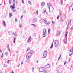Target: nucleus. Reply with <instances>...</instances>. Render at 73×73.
I'll return each mask as SVG.
<instances>
[{
  "label": "nucleus",
  "instance_id": "nucleus-1",
  "mask_svg": "<svg viewBox=\"0 0 73 73\" xmlns=\"http://www.w3.org/2000/svg\"><path fill=\"white\" fill-rule=\"evenodd\" d=\"M46 30L45 29H44L43 33V36L44 37H46Z\"/></svg>",
  "mask_w": 73,
  "mask_h": 73
},
{
  "label": "nucleus",
  "instance_id": "nucleus-2",
  "mask_svg": "<svg viewBox=\"0 0 73 73\" xmlns=\"http://www.w3.org/2000/svg\"><path fill=\"white\" fill-rule=\"evenodd\" d=\"M59 41L58 40H57L55 42V47L57 48L58 46V45H59Z\"/></svg>",
  "mask_w": 73,
  "mask_h": 73
},
{
  "label": "nucleus",
  "instance_id": "nucleus-3",
  "mask_svg": "<svg viewBox=\"0 0 73 73\" xmlns=\"http://www.w3.org/2000/svg\"><path fill=\"white\" fill-rule=\"evenodd\" d=\"M34 53V51L32 50H31L30 51V52L28 53L27 54V55H31L30 57L32 56V54H33Z\"/></svg>",
  "mask_w": 73,
  "mask_h": 73
},
{
  "label": "nucleus",
  "instance_id": "nucleus-4",
  "mask_svg": "<svg viewBox=\"0 0 73 73\" xmlns=\"http://www.w3.org/2000/svg\"><path fill=\"white\" fill-rule=\"evenodd\" d=\"M48 54V52H47V51L46 50L44 52L43 54V55L44 57H46V56H47V54Z\"/></svg>",
  "mask_w": 73,
  "mask_h": 73
},
{
  "label": "nucleus",
  "instance_id": "nucleus-5",
  "mask_svg": "<svg viewBox=\"0 0 73 73\" xmlns=\"http://www.w3.org/2000/svg\"><path fill=\"white\" fill-rule=\"evenodd\" d=\"M26 56V58L27 60H29L30 58H31V55L29 54V55H27Z\"/></svg>",
  "mask_w": 73,
  "mask_h": 73
},
{
  "label": "nucleus",
  "instance_id": "nucleus-6",
  "mask_svg": "<svg viewBox=\"0 0 73 73\" xmlns=\"http://www.w3.org/2000/svg\"><path fill=\"white\" fill-rule=\"evenodd\" d=\"M40 72H44V68H40L39 70Z\"/></svg>",
  "mask_w": 73,
  "mask_h": 73
},
{
  "label": "nucleus",
  "instance_id": "nucleus-7",
  "mask_svg": "<svg viewBox=\"0 0 73 73\" xmlns=\"http://www.w3.org/2000/svg\"><path fill=\"white\" fill-rule=\"evenodd\" d=\"M15 6V3H13V6H11L10 7L11 9H15V7H14Z\"/></svg>",
  "mask_w": 73,
  "mask_h": 73
},
{
  "label": "nucleus",
  "instance_id": "nucleus-8",
  "mask_svg": "<svg viewBox=\"0 0 73 73\" xmlns=\"http://www.w3.org/2000/svg\"><path fill=\"white\" fill-rule=\"evenodd\" d=\"M43 22L46 24H48V23L47 22V21L45 19H44L43 20Z\"/></svg>",
  "mask_w": 73,
  "mask_h": 73
},
{
  "label": "nucleus",
  "instance_id": "nucleus-9",
  "mask_svg": "<svg viewBox=\"0 0 73 73\" xmlns=\"http://www.w3.org/2000/svg\"><path fill=\"white\" fill-rule=\"evenodd\" d=\"M49 6H50V7H52V8L53 9L52 11H50V7H49V12H53V10H54V9L53 8V7H52V5H49Z\"/></svg>",
  "mask_w": 73,
  "mask_h": 73
},
{
  "label": "nucleus",
  "instance_id": "nucleus-10",
  "mask_svg": "<svg viewBox=\"0 0 73 73\" xmlns=\"http://www.w3.org/2000/svg\"><path fill=\"white\" fill-rule=\"evenodd\" d=\"M7 49L10 53H11V50H10V48H9V44L7 45Z\"/></svg>",
  "mask_w": 73,
  "mask_h": 73
},
{
  "label": "nucleus",
  "instance_id": "nucleus-11",
  "mask_svg": "<svg viewBox=\"0 0 73 73\" xmlns=\"http://www.w3.org/2000/svg\"><path fill=\"white\" fill-rule=\"evenodd\" d=\"M37 22V19H35L33 21V23H36Z\"/></svg>",
  "mask_w": 73,
  "mask_h": 73
},
{
  "label": "nucleus",
  "instance_id": "nucleus-12",
  "mask_svg": "<svg viewBox=\"0 0 73 73\" xmlns=\"http://www.w3.org/2000/svg\"><path fill=\"white\" fill-rule=\"evenodd\" d=\"M9 33V35H13V33H12V32H11V31H10L8 33Z\"/></svg>",
  "mask_w": 73,
  "mask_h": 73
},
{
  "label": "nucleus",
  "instance_id": "nucleus-13",
  "mask_svg": "<svg viewBox=\"0 0 73 73\" xmlns=\"http://www.w3.org/2000/svg\"><path fill=\"white\" fill-rule=\"evenodd\" d=\"M41 5L42 7H44V5H45V3L42 2L41 3Z\"/></svg>",
  "mask_w": 73,
  "mask_h": 73
},
{
  "label": "nucleus",
  "instance_id": "nucleus-14",
  "mask_svg": "<svg viewBox=\"0 0 73 73\" xmlns=\"http://www.w3.org/2000/svg\"><path fill=\"white\" fill-rule=\"evenodd\" d=\"M60 34V31H58L57 33H56V35L57 36H58V35H59Z\"/></svg>",
  "mask_w": 73,
  "mask_h": 73
},
{
  "label": "nucleus",
  "instance_id": "nucleus-15",
  "mask_svg": "<svg viewBox=\"0 0 73 73\" xmlns=\"http://www.w3.org/2000/svg\"><path fill=\"white\" fill-rule=\"evenodd\" d=\"M64 41L65 44H66V43H67V39H64Z\"/></svg>",
  "mask_w": 73,
  "mask_h": 73
},
{
  "label": "nucleus",
  "instance_id": "nucleus-16",
  "mask_svg": "<svg viewBox=\"0 0 73 73\" xmlns=\"http://www.w3.org/2000/svg\"><path fill=\"white\" fill-rule=\"evenodd\" d=\"M70 51L71 52H73V46H72V49H71L70 50Z\"/></svg>",
  "mask_w": 73,
  "mask_h": 73
},
{
  "label": "nucleus",
  "instance_id": "nucleus-17",
  "mask_svg": "<svg viewBox=\"0 0 73 73\" xmlns=\"http://www.w3.org/2000/svg\"><path fill=\"white\" fill-rule=\"evenodd\" d=\"M68 32H66V35H65V38H66V39H67V35H68Z\"/></svg>",
  "mask_w": 73,
  "mask_h": 73
},
{
  "label": "nucleus",
  "instance_id": "nucleus-18",
  "mask_svg": "<svg viewBox=\"0 0 73 73\" xmlns=\"http://www.w3.org/2000/svg\"><path fill=\"white\" fill-rule=\"evenodd\" d=\"M5 56H8V52H6L5 53Z\"/></svg>",
  "mask_w": 73,
  "mask_h": 73
},
{
  "label": "nucleus",
  "instance_id": "nucleus-19",
  "mask_svg": "<svg viewBox=\"0 0 73 73\" xmlns=\"http://www.w3.org/2000/svg\"><path fill=\"white\" fill-rule=\"evenodd\" d=\"M30 41H31V37H30L28 39V42H30Z\"/></svg>",
  "mask_w": 73,
  "mask_h": 73
},
{
  "label": "nucleus",
  "instance_id": "nucleus-20",
  "mask_svg": "<svg viewBox=\"0 0 73 73\" xmlns=\"http://www.w3.org/2000/svg\"><path fill=\"white\" fill-rule=\"evenodd\" d=\"M31 60L29 59H27V60H26V61L27 62H30Z\"/></svg>",
  "mask_w": 73,
  "mask_h": 73
},
{
  "label": "nucleus",
  "instance_id": "nucleus-21",
  "mask_svg": "<svg viewBox=\"0 0 73 73\" xmlns=\"http://www.w3.org/2000/svg\"><path fill=\"white\" fill-rule=\"evenodd\" d=\"M9 16L10 17H11L12 16V13H9Z\"/></svg>",
  "mask_w": 73,
  "mask_h": 73
},
{
  "label": "nucleus",
  "instance_id": "nucleus-22",
  "mask_svg": "<svg viewBox=\"0 0 73 73\" xmlns=\"http://www.w3.org/2000/svg\"><path fill=\"white\" fill-rule=\"evenodd\" d=\"M3 23L4 24V26L5 27V26H6V25L5 24V21H3Z\"/></svg>",
  "mask_w": 73,
  "mask_h": 73
},
{
  "label": "nucleus",
  "instance_id": "nucleus-23",
  "mask_svg": "<svg viewBox=\"0 0 73 73\" xmlns=\"http://www.w3.org/2000/svg\"><path fill=\"white\" fill-rule=\"evenodd\" d=\"M52 23L53 25H54L55 24V23L53 21H52Z\"/></svg>",
  "mask_w": 73,
  "mask_h": 73
},
{
  "label": "nucleus",
  "instance_id": "nucleus-24",
  "mask_svg": "<svg viewBox=\"0 0 73 73\" xmlns=\"http://www.w3.org/2000/svg\"><path fill=\"white\" fill-rule=\"evenodd\" d=\"M15 41H16V38H14V42H13L14 43V44H15L16 43Z\"/></svg>",
  "mask_w": 73,
  "mask_h": 73
},
{
  "label": "nucleus",
  "instance_id": "nucleus-25",
  "mask_svg": "<svg viewBox=\"0 0 73 73\" xmlns=\"http://www.w3.org/2000/svg\"><path fill=\"white\" fill-rule=\"evenodd\" d=\"M43 72L44 73H47V71L46 70L43 71Z\"/></svg>",
  "mask_w": 73,
  "mask_h": 73
},
{
  "label": "nucleus",
  "instance_id": "nucleus-26",
  "mask_svg": "<svg viewBox=\"0 0 73 73\" xmlns=\"http://www.w3.org/2000/svg\"><path fill=\"white\" fill-rule=\"evenodd\" d=\"M48 29V34H50V29Z\"/></svg>",
  "mask_w": 73,
  "mask_h": 73
},
{
  "label": "nucleus",
  "instance_id": "nucleus-27",
  "mask_svg": "<svg viewBox=\"0 0 73 73\" xmlns=\"http://www.w3.org/2000/svg\"><path fill=\"white\" fill-rule=\"evenodd\" d=\"M9 61H10V60H8L7 62V64H9Z\"/></svg>",
  "mask_w": 73,
  "mask_h": 73
},
{
  "label": "nucleus",
  "instance_id": "nucleus-28",
  "mask_svg": "<svg viewBox=\"0 0 73 73\" xmlns=\"http://www.w3.org/2000/svg\"><path fill=\"white\" fill-rule=\"evenodd\" d=\"M28 3L30 5H32V3H31V2L30 1H29Z\"/></svg>",
  "mask_w": 73,
  "mask_h": 73
},
{
  "label": "nucleus",
  "instance_id": "nucleus-29",
  "mask_svg": "<svg viewBox=\"0 0 73 73\" xmlns=\"http://www.w3.org/2000/svg\"><path fill=\"white\" fill-rule=\"evenodd\" d=\"M53 44H52L51 45V46L50 47V49H52V48H53Z\"/></svg>",
  "mask_w": 73,
  "mask_h": 73
},
{
  "label": "nucleus",
  "instance_id": "nucleus-30",
  "mask_svg": "<svg viewBox=\"0 0 73 73\" xmlns=\"http://www.w3.org/2000/svg\"><path fill=\"white\" fill-rule=\"evenodd\" d=\"M22 4H24V0H22Z\"/></svg>",
  "mask_w": 73,
  "mask_h": 73
},
{
  "label": "nucleus",
  "instance_id": "nucleus-31",
  "mask_svg": "<svg viewBox=\"0 0 73 73\" xmlns=\"http://www.w3.org/2000/svg\"><path fill=\"white\" fill-rule=\"evenodd\" d=\"M61 55H60V56L59 57V58H58V61L59 60H60V58H61Z\"/></svg>",
  "mask_w": 73,
  "mask_h": 73
},
{
  "label": "nucleus",
  "instance_id": "nucleus-32",
  "mask_svg": "<svg viewBox=\"0 0 73 73\" xmlns=\"http://www.w3.org/2000/svg\"><path fill=\"white\" fill-rule=\"evenodd\" d=\"M60 4H61V5H62L63 3H62V0H61Z\"/></svg>",
  "mask_w": 73,
  "mask_h": 73
},
{
  "label": "nucleus",
  "instance_id": "nucleus-33",
  "mask_svg": "<svg viewBox=\"0 0 73 73\" xmlns=\"http://www.w3.org/2000/svg\"><path fill=\"white\" fill-rule=\"evenodd\" d=\"M46 12V10H45L44 11H43V13H45Z\"/></svg>",
  "mask_w": 73,
  "mask_h": 73
},
{
  "label": "nucleus",
  "instance_id": "nucleus-34",
  "mask_svg": "<svg viewBox=\"0 0 73 73\" xmlns=\"http://www.w3.org/2000/svg\"><path fill=\"white\" fill-rule=\"evenodd\" d=\"M72 54H73V53L69 54V55L70 56H72Z\"/></svg>",
  "mask_w": 73,
  "mask_h": 73
},
{
  "label": "nucleus",
  "instance_id": "nucleus-35",
  "mask_svg": "<svg viewBox=\"0 0 73 73\" xmlns=\"http://www.w3.org/2000/svg\"><path fill=\"white\" fill-rule=\"evenodd\" d=\"M36 36V34H34L33 35V37H35V36Z\"/></svg>",
  "mask_w": 73,
  "mask_h": 73
},
{
  "label": "nucleus",
  "instance_id": "nucleus-36",
  "mask_svg": "<svg viewBox=\"0 0 73 73\" xmlns=\"http://www.w3.org/2000/svg\"><path fill=\"white\" fill-rule=\"evenodd\" d=\"M66 62H67L66 61H65L64 62V65H66Z\"/></svg>",
  "mask_w": 73,
  "mask_h": 73
},
{
  "label": "nucleus",
  "instance_id": "nucleus-37",
  "mask_svg": "<svg viewBox=\"0 0 73 73\" xmlns=\"http://www.w3.org/2000/svg\"><path fill=\"white\" fill-rule=\"evenodd\" d=\"M29 49H30V48L28 47L27 48V52H28V50H29Z\"/></svg>",
  "mask_w": 73,
  "mask_h": 73
},
{
  "label": "nucleus",
  "instance_id": "nucleus-38",
  "mask_svg": "<svg viewBox=\"0 0 73 73\" xmlns=\"http://www.w3.org/2000/svg\"><path fill=\"white\" fill-rule=\"evenodd\" d=\"M9 3L10 4H11V0H9Z\"/></svg>",
  "mask_w": 73,
  "mask_h": 73
},
{
  "label": "nucleus",
  "instance_id": "nucleus-39",
  "mask_svg": "<svg viewBox=\"0 0 73 73\" xmlns=\"http://www.w3.org/2000/svg\"><path fill=\"white\" fill-rule=\"evenodd\" d=\"M57 73H61V72H60V71L58 70L57 71Z\"/></svg>",
  "mask_w": 73,
  "mask_h": 73
},
{
  "label": "nucleus",
  "instance_id": "nucleus-40",
  "mask_svg": "<svg viewBox=\"0 0 73 73\" xmlns=\"http://www.w3.org/2000/svg\"><path fill=\"white\" fill-rule=\"evenodd\" d=\"M22 64H23V60L22 61L21 65H22Z\"/></svg>",
  "mask_w": 73,
  "mask_h": 73
},
{
  "label": "nucleus",
  "instance_id": "nucleus-41",
  "mask_svg": "<svg viewBox=\"0 0 73 73\" xmlns=\"http://www.w3.org/2000/svg\"><path fill=\"white\" fill-rule=\"evenodd\" d=\"M13 12H16V10H13Z\"/></svg>",
  "mask_w": 73,
  "mask_h": 73
},
{
  "label": "nucleus",
  "instance_id": "nucleus-42",
  "mask_svg": "<svg viewBox=\"0 0 73 73\" xmlns=\"http://www.w3.org/2000/svg\"><path fill=\"white\" fill-rule=\"evenodd\" d=\"M24 17V16L23 15H22V16H21V18H23Z\"/></svg>",
  "mask_w": 73,
  "mask_h": 73
},
{
  "label": "nucleus",
  "instance_id": "nucleus-43",
  "mask_svg": "<svg viewBox=\"0 0 73 73\" xmlns=\"http://www.w3.org/2000/svg\"><path fill=\"white\" fill-rule=\"evenodd\" d=\"M17 18L15 19V22H17Z\"/></svg>",
  "mask_w": 73,
  "mask_h": 73
},
{
  "label": "nucleus",
  "instance_id": "nucleus-44",
  "mask_svg": "<svg viewBox=\"0 0 73 73\" xmlns=\"http://www.w3.org/2000/svg\"><path fill=\"white\" fill-rule=\"evenodd\" d=\"M50 66H49V67L48 68V67H47V68H45L46 66H45V68L46 69H47V68H50Z\"/></svg>",
  "mask_w": 73,
  "mask_h": 73
},
{
  "label": "nucleus",
  "instance_id": "nucleus-45",
  "mask_svg": "<svg viewBox=\"0 0 73 73\" xmlns=\"http://www.w3.org/2000/svg\"><path fill=\"white\" fill-rule=\"evenodd\" d=\"M10 73H14V72H13V71L12 70Z\"/></svg>",
  "mask_w": 73,
  "mask_h": 73
},
{
  "label": "nucleus",
  "instance_id": "nucleus-46",
  "mask_svg": "<svg viewBox=\"0 0 73 73\" xmlns=\"http://www.w3.org/2000/svg\"><path fill=\"white\" fill-rule=\"evenodd\" d=\"M38 11H36V13H37V15H38Z\"/></svg>",
  "mask_w": 73,
  "mask_h": 73
},
{
  "label": "nucleus",
  "instance_id": "nucleus-47",
  "mask_svg": "<svg viewBox=\"0 0 73 73\" xmlns=\"http://www.w3.org/2000/svg\"><path fill=\"white\" fill-rule=\"evenodd\" d=\"M58 18H59V15H58L57 17V19H58Z\"/></svg>",
  "mask_w": 73,
  "mask_h": 73
},
{
  "label": "nucleus",
  "instance_id": "nucleus-48",
  "mask_svg": "<svg viewBox=\"0 0 73 73\" xmlns=\"http://www.w3.org/2000/svg\"><path fill=\"white\" fill-rule=\"evenodd\" d=\"M15 3H16V4H17V1H15Z\"/></svg>",
  "mask_w": 73,
  "mask_h": 73
},
{
  "label": "nucleus",
  "instance_id": "nucleus-49",
  "mask_svg": "<svg viewBox=\"0 0 73 73\" xmlns=\"http://www.w3.org/2000/svg\"><path fill=\"white\" fill-rule=\"evenodd\" d=\"M0 52L1 53H2V51L1 50V49L0 50Z\"/></svg>",
  "mask_w": 73,
  "mask_h": 73
},
{
  "label": "nucleus",
  "instance_id": "nucleus-50",
  "mask_svg": "<svg viewBox=\"0 0 73 73\" xmlns=\"http://www.w3.org/2000/svg\"><path fill=\"white\" fill-rule=\"evenodd\" d=\"M35 69V67H33V69Z\"/></svg>",
  "mask_w": 73,
  "mask_h": 73
},
{
  "label": "nucleus",
  "instance_id": "nucleus-51",
  "mask_svg": "<svg viewBox=\"0 0 73 73\" xmlns=\"http://www.w3.org/2000/svg\"><path fill=\"white\" fill-rule=\"evenodd\" d=\"M4 4L5 5V1H4Z\"/></svg>",
  "mask_w": 73,
  "mask_h": 73
},
{
  "label": "nucleus",
  "instance_id": "nucleus-52",
  "mask_svg": "<svg viewBox=\"0 0 73 73\" xmlns=\"http://www.w3.org/2000/svg\"><path fill=\"white\" fill-rule=\"evenodd\" d=\"M71 21V20H70V23H71V21Z\"/></svg>",
  "mask_w": 73,
  "mask_h": 73
},
{
  "label": "nucleus",
  "instance_id": "nucleus-53",
  "mask_svg": "<svg viewBox=\"0 0 73 73\" xmlns=\"http://www.w3.org/2000/svg\"><path fill=\"white\" fill-rule=\"evenodd\" d=\"M73 29V28H72V27H71V28H70V30H72V29Z\"/></svg>",
  "mask_w": 73,
  "mask_h": 73
},
{
  "label": "nucleus",
  "instance_id": "nucleus-54",
  "mask_svg": "<svg viewBox=\"0 0 73 73\" xmlns=\"http://www.w3.org/2000/svg\"><path fill=\"white\" fill-rule=\"evenodd\" d=\"M69 26V23H68V24L67 27H68Z\"/></svg>",
  "mask_w": 73,
  "mask_h": 73
},
{
  "label": "nucleus",
  "instance_id": "nucleus-55",
  "mask_svg": "<svg viewBox=\"0 0 73 73\" xmlns=\"http://www.w3.org/2000/svg\"><path fill=\"white\" fill-rule=\"evenodd\" d=\"M64 21V20H63L62 19H61L60 20V21Z\"/></svg>",
  "mask_w": 73,
  "mask_h": 73
},
{
  "label": "nucleus",
  "instance_id": "nucleus-56",
  "mask_svg": "<svg viewBox=\"0 0 73 73\" xmlns=\"http://www.w3.org/2000/svg\"><path fill=\"white\" fill-rule=\"evenodd\" d=\"M20 28H21V27H22V25H20Z\"/></svg>",
  "mask_w": 73,
  "mask_h": 73
},
{
  "label": "nucleus",
  "instance_id": "nucleus-57",
  "mask_svg": "<svg viewBox=\"0 0 73 73\" xmlns=\"http://www.w3.org/2000/svg\"><path fill=\"white\" fill-rule=\"evenodd\" d=\"M16 53H18V52L17 51H16Z\"/></svg>",
  "mask_w": 73,
  "mask_h": 73
},
{
  "label": "nucleus",
  "instance_id": "nucleus-58",
  "mask_svg": "<svg viewBox=\"0 0 73 73\" xmlns=\"http://www.w3.org/2000/svg\"><path fill=\"white\" fill-rule=\"evenodd\" d=\"M15 0H13V3H15Z\"/></svg>",
  "mask_w": 73,
  "mask_h": 73
},
{
  "label": "nucleus",
  "instance_id": "nucleus-59",
  "mask_svg": "<svg viewBox=\"0 0 73 73\" xmlns=\"http://www.w3.org/2000/svg\"><path fill=\"white\" fill-rule=\"evenodd\" d=\"M73 7V4H72L71 5V7Z\"/></svg>",
  "mask_w": 73,
  "mask_h": 73
},
{
  "label": "nucleus",
  "instance_id": "nucleus-60",
  "mask_svg": "<svg viewBox=\"0 0 73 73\" xmlns=\"http://www.w3.org/2000/svg\"><path fill=\"white\" fill-rule=\"evenodd\" d=\"M68 29H69V28H68V27H67V30H68Z\"/></svg>",
  "mask_w": 73,
  "mask_h": 73
},
{
  "label": "nucleus",
  "instance_id": "nucleus-61",
  "mask_svg": "<svg viewBox=\"0 0 73 73\" xmlns=\"http://www.w3.org/2000/svg\"><path fill=\"white\" fill-rule=\"evenodd\" d=\"M2 56H4V54L3 53H2Z\"/></svg>",
  "mask_w": 73,
  "mask_h": 73
},
{
  "label": "nucleus",
  "instance_id": "nucleus-62",
  "mask_svg": "<svg viewBox=\"0 0 73 73\" xmlns=\"http://www.w3.org/2000/svg\"><path fill=\"white\" fill-rule=\"evenodd\" d=\"M0 73H3V72L2 71L0 72Z\"/></svg>",
  "mask_w": 73,
  "mask_h": 73
},
{
  "label": "nucleus",
  "instance_id": "nucleus-63",
  "mask_svg": "<svg viewBox=\"0 0 73 73\" xmlns=\"http://www.w3.org/2000/svg\"><path fill=\"white\" fill-rule=\"evenodd\" d=\"M3 55H2L1 56V57H3Z\"/></svg>",
  "mask_w": 73,
  "mask_h": 73
},
{
  "label": "nucleus",
  "instance_id": "nucleus-64",
  "mask_svg": "<svg viewBox=\"0 0 73 73\" xmlns=\"http://www.w3.org/2000/svg\"><path fill=\"white\" fill-rule=\"evenodd\" d=\"M37 63H38V60H37Z\"/></svg>",
  "mask_w": 73,
  "mask_h": 73
}]
</instances>
